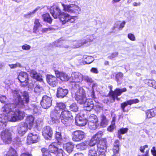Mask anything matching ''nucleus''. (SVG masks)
<instances>
[{
  "label": "nucleus",
  "mask_w": 156,
  "mask_h": 156,
  "mask_svg": "<svg viewBox=\"0 0 156 156\" xmlns=\"http://www.w3.org/2000/svg\"><path fill=\"white\" fill-rule=\"evenodd\" d=\"M14 100L13 104H6L2 108V111L5 113L0 115V122L6 126V123L8 121L16 122L21 120L25 116V113L18 109L13 111L16 106L20 108H26L29 101V96L28 92L24 91L22 96L24 101L21 98L22 93L19 90H12Z\"/></svg>",
  "instance_id": "obj_1"
},
{
  "label": "nucleus",
  "mask_w": 156,
  "mask_h": 156,
  "mask_svg": "<svg viewBox=\"0 0 156 156\" xmlns=\"http://www.w3.org/2000/svg\"><path fill=\"white\" fill-rule=\"evenodd\" d=\"M50 12L54 18H59L63 24L69 22L74 23L76 19V16H71L68 13L62 12L58 6L51 7Z\"/></svg>",
  "instance_id": "obj_2"
},
{
  "label": "nucleus",
  "mask_w": 156,
  "mask_h": 156,
  "mask_svg": "<svg viewBox=\"0 0 156 156\" xmlns=\"http://www.w3.org/2000/svg\"><path fill=\"white\" fill-rule=\"evenodd\" d=\"M66 107V105L63 103H57L55 107V109L52 111L50 114V120L49 123L53 124L58 120L59 116L60 110H64Z\"/></svg>",
  "instance_id": "obj_3"
},
{
  "label": "nucleus",
  "mask_w": 156,
  "mask_h": 156,
  "mask_svg": "<svg viewBox=\"0 0 156 156\" xmlns=\"http://www.w3.org/2000/svg\"><path fill=\"white\" fill-rule=\"evenodd\" d=\"M63 10L69 13L75 15H78L81 12V8L78 5L75 4L65 5L62 4Z\"/></svg>",
  "instance_id": "obj_4"
},
{
  "label": "nucleus",
  "mask_w": 156,
  "mask_h": 156,
  "mask_svg": "<svg viewBox=\"0 0 156 156\" xmlns=\"http://www.w3.org/2000/svg\"><path fill=\"white\" fill-rule=\"evenodd\" d=\"M75 98L78 103L83 104L87 99L85 91L82 88H80L76 92Z\"/></svg>",
  "instance_id": "obj_5"
},
{
  "label": "nucleus",
  "mask_w": 156,
  "mask_h": 156,
  "mask_svg": "<svg viewBox=\"0 0 156 156\" xmlns=\"http://www.w3.org/2000/svg\"><path fill=\"white\" fill-rule=\"evenodd\" d=\"M0 136L3 142L5 144H9L11 142L12 140V134L10 131L5 129L1 132Z\"/></svg>",
  "instance_id": "obj_6"
},
{
  "label": "nucleus",
  "mask_w": 156,
  "mask_h": 156,
  "mask_svg": "<svg viewBox=\"0 0 156 156\" xmlns=\"http://www.w3.org/2000/svg\"><path fill=\"white\" fill-rule=\"evenodd\" d=\"M61 122L64 124H68L69 120L73 118L70 112L68 110L62 111L60 115Z\"/></svg>",
  "instance_id": "obj_7"
},
{
  "label": "nucleus",
  "mask_w": 156,
  "mask_h": 156,
  "mask_svg": "<svg viewBox=\"0 0 156 156\" xmlns=\"http://www.w3.org/2000/svg\"><path fill=\"white\" fill-rule=\"evenodd\" d=\"M83 76L80 73L78 72H73L71 74V78L72 80H71V82L75 86H76L77 84L76 83H80L83 80Z\"/></svg>",
  "instance_id": "obj_8"
},
{
  "label": "nucleus",
  "mask_w": 156,
  "mask_h": 156,
  "mask_svg": "<svg viewBox=\"0 0 156 156\" xmlns=\"http://www.w3.org/2000/svg\"><path fill=\"white\" fill-rule=\"evenodd\" d=\"M72 139L74 141L79 142L85 137V133L81 130H76L72 133Z\"/></svg>",
  "instance_id": "obj_9"
},
{
  "label": "nucleus",
  "mask_w": 156,
  "mask_h": 156,
  "mask_svg": "<svg viewBox=\"0 0 156 156\" xmlns=\"http://www.w3.org/2000/svg\"><path fill=\"white\" fill-rule=\"evenodd\" d=\"M126 91L127 89L126 88H123L122 89L117 88L114 91H113L112 90H111L110 92V94L112 96L113 101H114L115 99L117 101H119L120 98H118V96H120L123 92H126Z\"/></svg>",
  "instance_id": "obj_10"
},
{
  "label": "nucleus",
  "mask_w": 156,
  "mask_h": 156,
  "mask_svg": "<svg viewBox=\"0 0 156 156\" xmlns=\"http://www.w3.org/2000/svg\"><path fill=\"white\" fill-rule=\"evenodd\" d=\"M52 101V100L50 97L44 95L42 97L41 104L43 108L47 109L51 106Z\"/></svg>",
  "instance_id": "obj_11"
},
{
  "label": "nucleus",
  "mask_w": 156,
  "mask_h": 156,
  "mask_svg": "<svg viewBox=\"0 0 156 156\" xmlns=\"http://www.w3.org/2000/svg\"><path fill=\"white\" fill-rule=\"evenodd\" d=\"M40 140L39 135L37 133H30L28 134L27 138V143L29 144L36 143Z\"/></svg>",
  "instance_id": "obj_12"
},
{
  "label": "nucleus",
  "mask_w": 156,
  "mask_h": 156,
  "mask_svg": "<svg viewBox=\"0 0 156 156\" xmlns=\"http://www.w3.org/2000/svg\"><path fill=\"white\" fill-rule=\"evenodd\" d=\"M53 134L52 130L51 127L49 126H46L43 129L42 134L46 139L51 138Z\"/></svg>",
  "instance_id": "obj_13"
},
{
  "label": "nucleus",
  "mask_w": 156,
  "mask_h": 156,
  "mask_svg": "<svg viewBox=\"0 0 156 156\" xmlns=\"http://www.w3.org/2000/svg\"><path fill=\"white\" fill-rule=\"evenodd\" d=\"M28 76L25 72H21L18 76V79L22 84V86H25L27 85L28 82Z\"/></svg>",
  "instance_id": "obj_14"
},
{
  "label": "nucleus",
  "mask_w": 156,
  "mask_h": 156,
  "mask_svg": "<svg viewBox=\"0 0 156 156\" xmlns=\"http://www.w3.org/2000/svg\"><path fill=\"white\" fill-rule=\"evenodd\" d=\"M107 147L106 140L105 138H103L100 140L99 143L95 147L97 148V149L99 151H103L104 152L106 151Z\"/></svg>",
  "instance_id": "obj_15"
},
{
  "label": "nucleus",
  "mask_w": 156,
  "mask_h": 156,
  "mask_svg": "<svg viewBox=\"0 0 156 156\" xmlns=\"http://www.w3.org/2000/svg\"><path fill=\"white\" fill-rule=\"evenodd\" d=\"M28 128L25 123L22 122L18 126L17 131L18 133L20 136H23L27 132Z\"/></svg>",
  "instance_id": "obj_16"
},
{
  "label": "nucleus",
  "mask_w": 156,
  "mask_h": 156,
  "mask_svg": "<svg viewBox=\"0 0 156 156\" xmlns=\"http://www.w3.org/2000/svg\"><path fill=\"white\" fill-rule=\"evenodd\" d=\"M83 104H84V109L89 111H91L94 106L93 102L90 99H87Z\"/></svg>",
  "instance_id": "obj_17"
},
{
  "label": "nucleus",
  "mask_w": 156,
  "mask_h": 156,
  "mask_svg": "<svg viewBox=\"0 0 156 156\" xmlns=\"http://www.w3.org/2000/svg\"><path fill=\"white\" fill-rule=\"evenodd\" d=\"M55 73L56 77L58 78H59L61 80L63 81H66L69 80V81H71V78H69L67 74L64 72L56 71Z\"/></svg>",
  "instance_id": "obj_18"
},
{
  "label": "nucleus",
  "mask_w": 156,
  "mask_h": 156,
  "mask_svg": "<svg viewBox=\"0 0 156 156\" xmlns=\"http://www.w3.org/2000/svg\"><path fill=\"white\" fill-rule=\"evenodd\" d=\"M47 80L49 84L53 87L56 86L58 83L56 78L52 75H47Z\"/></svg>",
  "instance_id": "obj_19"
},
{
  "label": "nucleus",
  "mask_w": 156,
  "mask_h": 156,
  "mask_svg": "<svg viewBox=\"0 0 156 156\" xmlns=\"http://www.w3.org/2000/svg\"><path fill=\"white\" fill-rule=\"evenodd\" d=\"M60 144L58 143L54 142L52 143L49 146L48 150L50 152L56 154L58 151V152L59 150H58L59 148V145Z\"/></svg>",
  "instance_id": "obj_20"
},
{
  "label": "nucleus",
  "mask_w": 156,
  "mask_h": 156,
  "mask_svg": "<svg viewBox=\"0 0 156 156\" xmlns=\"http://www.w3.org/2000/svg\"><path fill=\"white\" fill-rule=\"evenodd\" d=\"M87 120L81 116H77L76 118V124L79 126H84L87 123Z\"/></svg>",
  "instance_id": "obj_21"
},
{
  "label": "nucleus",
  "mask_w": 156,
  "mask_h": 156,
  "mask_svg": "<svg viewBox=\"0 0 156 156\" xmlns=\"http://www.w3.org/2000/svg\"><path fill=\"white\" fill-rule=\"evenodd\" d=\"M68 92V90L59 87L57 89V96L58 98H62L67 95Z\"/></svg>",
  "instance_id": "obj_22"
},
{
  "label": "nucleus",
  "mask_w": 156,
  "mask_h": 156,
  "mask_svg": "<svg viewBox=\"0 0 156 156\" xmlns=\"http://www.w3.org/2000/svg\"><path fill=\"white\" fill-rule=\"evenodd\" d=\"M87 40H85L84 42L82 41H75L73 42V44L74 46L73 47L74 48H78L81 46H82L83 44H86L88 42H90L93 41V37L90 39V37L89 36L88 37H87Z\"/></svg>",
  "instance_id": "obj_23"
},
{
  "label": "nucleus",
  "mask_w": 156,
  "mask_h": 156,
  "mask_svg": "<svg viewBox=\"0 0 156 156\" xmlns=\"http://www.w3.org/2000/svg\"><path fill=\"white\" fill-rule=\"evenodd\" d=\"M34 117L31 115L27 116L25 124L27 125L29 129H31L34 124Z\"/></svg>",
  "instance_id": "obj_24"
},
{
  "label": "nucleus",
  "mask_w": 156,
  "mask_h": 156,
  "mask_svg": "<svg viewBox=\"0 0 156 156\" xmlns=\"http://www.w3.org/2000/svg\"><path fill=\"white\" fill-rule=\"evenodd\" d=\"M147 118L150 119L154 117L156 115V108H154L145 111Z\"/></svg>",
  "instance_id": "obj_25"
},
{
  "label": "nucleus",
  "mask_w": 156,
  "mask_h": 156,
  "mask_svg": "<svg viewBox=\"0 0 156 156\" xmlns=\"http://www.w3.org/2000/svg\"><path fill=\"white\" fill-rule=\"evenodd\" d=\"M30 76L34 78L35 79L37 80L40 81H42V79L41 78V76L34 70H31L30 72Z\"/></svg>",
  "instance_id": "obj_26"
},
{
  "label": "nucleus",
  "mask_w": 156,
  "mask_h": 156,
  "mask_svg": "<svg viewBox=\"0 0 156 156\" xmlns=\"http://www.w3.org/2000/svg\"><path fill=\"white\" fill-rule=\"evenodd\" d=\"M63 146L64 149L66 150L69 153L72 152L74 147L73 145L71 142L64 144Z\"/></svg>",
  "instance_id": "obj_27"
},
{
  "label": "nucleus",
  "mask_w": 156,
  "mask_h": 156,
  "mask_svg": "<svg viewBox=\"0 0 156 156\" xmlns=\"http://www.w3.org/2000/svg\"><path fill=\"white\" fill-rule=\"evenodd\" d=\"M119 143L118 140L115 141L114 144V146L113 148V151L114 154H117L119 151Z\"/></svg>",
  "instance_id": "obj_28"
},
{
  "label": "nucleus",
  "mask_w": 156,
  "mask_h": 156,
  "mask_svg": "<svg viewBox=\"0 0 156 156\" xmlns=\"http://www.w3.org/2000/svg\"><path fill=\"white\" fill-rule=\"evenodd\" d=\"M34 23V27L33 32L37 34L39 31V28L41 27L42 25L40 24L39 20L38 19H35Z\"/></svg>",
  "instance_id": "obj_29"
},
{
  "label": "nucleus",
  "mask_w": 156,
  "mask_h": 156,
  "mask_svg": "<svg viewBox=\"0 0 156 156\" xmlns=\"http://www.w3.org/2000/svg\"><path fill=\"white\" fill-rule=\"evenodd\" d=\"M87 144L85 141L77 144L76 147L77 149L80 150H84L87 149Z\"/></svg>",
  "instance_id": "obj_30"
},
{
  "label": "nucleus",
  "mask_w": 156,
  "mask_h": 156,
  "mask_svg": "<svg viewBox=\"0 0 156 156\" xmlns=\"http://www.w3.org/2000/svg\"><path fill=\"white\" fill-rule=\"evenodd\" d=\"M128 129L126 128H122L118 130V137L120 139L122 137L121 135L127 133L128 131Z\"/></svg>",
  "instance_id": "obj_31"
},
{
  "label": "nucleus",
  "mask_w": 156,
  "mask_h": 156,
  "mask_svg": "<svg viewBox=\"0 0 156 156\" xmlns=\"http://www.w3.org/2000/svg\"><path fill=\"white\" fill-rule=\"evenodd\" d=\"M108 123V121L106 117L103 115L101 116L100 125L103 127H105Z\"/></svg>",
  "instance_id": "obj_32"
},
{
  "label": "nucleus",
  "mask_w": 156,
  "mask_h": 156,
  "mask_svg": "<svg viewBox=\"0 0 156 156\" xmlns=\"http://www.w3.org/2000/svg\"><path fill=\"white\" fill-rule=\"evenodd\" d=\"M97 148L95 147L90 148L89 150V156H97Z\"/></svg>",
  "instance_id": "obj_33"
},
{
  "label": "nucleus",
  "mask_w": 156,
  "mask_h": 156,
  "mask_svg": "<svg viewBox=\"0 0 156 156\" xmlns=\"http://www.w3.org/2000/svg\"><path fill=\"white\" fill-rule=\"evenodd\" d=\"M88 125L90 129L92 130L96 129L98 126L97 122H89Z\"/></svg>",
  "instance_id": "obj_34"
},
{
  "label": "nucleus",
  "mask_w": 156,
  "mask_h": 156,
  "mask_svg": "<svg viewBox=\"0 0 156 156\" xmlns=\"http://www.w3.org/2000/svg\"><path fill=\"white\" fill-rule=\"evenodd\" d=\"M6 156H17L16 151L13 148L11 147Z\"/></svg>",
  "instance_id": "obj_35"
},
{
  "label": "nucleus",
  "mask_w": 156,
  "mask_h": 156,
  "mask_svg": "<svg viewBox=\"0 0 156 156\" xmlns=\"http://www.w3.org/2000/svg\"><path fill=\"white\" fill-rule=\"evenodd\" d=\"M42 17L44 21H47L49 23H51L52 20L49 14L46 13L42 16Z\"/></svg>",
  "instance_id": "obj_36"
},
{
  "label": "nucleus",
  "mask_w": 156,
  "mask_h": 156,
  "mask_svg": "<svg viewBox=\"0 0 156 156\" xmlns=\"http://www.w3.org/2000/svg\"><path fill=\"white\" fill-rule=\"evenodd\" d=\"M89 122H98V120L97 116L94 114L90 115L88 118Z\"/></svg>",
  "instance_id": "obj_37"
},
{
  "label": "nucleus",
  "mask_w": 156,
  "mask_h": 156,
  "mask_svg": "<svg viewBox=\"0 0 156 156\" xmlns=\"http://www.w3.org/2000/svg\"><path fill=\"white\" fill-rule=\"evenodd\" d=\"M78 108L76 103H73L69 106V110L72 111L76 112L78 111Z\"/></svg>",
  "instance_id": "obj_38"
},
{
  "label": "nucleus",
  "mask_w": 156,
  "mask_h": 156,
  "mask_svg": "<svg viewBox=\"0 0 156 156\" xmlns=\"http://www.w3.org/2000/svg\"><path fill=\"white\" fill-rule=\"evenodd\" d=\"M43 91V88L42 87L39 85H37L34 89V91L37 94H39Z\"/></svg>",
  "instance_id": "obj_39"
},
{
  "label": "nucleus",
  "mask_w": 156,
  "mask_h": 156,
  "mask_svg": "<svg viewBox=\"0 0 156 156\" xmlns=\"http://www.w3.org/2000/svg\"><path fill=\"white\" fill-rule=\"evenodd\" d=\"M87 145H89L90 146H94L97 143L92 138L90 141H86Z\"/></svg>",
  "instance_id": "obj_40"
},
{
  "label": "nucleus",
  "mask_w": 156,
  "mask_h": 156,
  "mask_svg": "<svg viewBox=\"0 0 156 156\" xmlns=\"http://www.w3.org/2000/svg\"><path fill=\"white\" fill-rule=\"evenodd\" d=\"M55 138H56L58 141V143H59L60 144L62 145V143L60 141H60L62 139V135L61 132L56 131V133H55Z\"/></svg>",
  "instance_id": "obj_41"
},
{
  "label": "nucleus",
  "mask_w": 156,
  "mask_h": 156,
  "mask_svg": "<svg viewBox=\"0 0 156 156\" xmlns=\"http://www.w3.org/2000/svg\"><path fill=\"white\" fill-rule=\"evenodd\" d=\"M115 119H113L111 125L107 129L108 131L110 132L112 131L115 127Z\"/></svg>",
  "instance_id": "obj_42"
},
{
  "label": "nucleus",
  "mask_w": 156,
  "mask_h": 156,
  "mask_svg": "<svg viewBox=\"0 0 156 156\" xmlns=\"http://www.w3.org/2000/svg\"><path fill=\"white\" fill-rule=\"evenodd\" d=\"M83 58L86 59L85 62L87 64L90 63L94 60V58L91 56H83Z\"/></svg>",
  "instance_id": "obj_43"
},
{
  "label": "nucleus",
  "mask_w": 156,
  "mask_h": 156,
  "mask_svg": "<svg viewBox=\"0 0 156 156\" xmlns=\"http://www.w3.org/2000/svg\"><path fill=\"white\" fill-rule=\"evenodd\" d=\"M139 100L137 99H130L127 101V102L129 105H131L133 104H135L139 102Z\"/></svg>",
  "instance_id": "obj_44"
},
{
  "label": "nucleus",
  "mask_w": 156,
  "mask_h": 156,
  "mask_svg": "<svg viewBox=\"0 0 156 156\" xmlns=\"http://www.w3.org/2000/svg\"><path fill=\"white\" fill-rule=\"evenodd\" d=\"M38 9V8H37L32 12H30L27 13V14H25V16L27 18L30 17V16L32 15L34 13H35L37 11Z\"/></svg>",
  "instance_id": "obj_45"
},
{
  "label": "nucleus",
  "mask_w": 156,
  "mask_h": 156,
  "mask_svg": "<svg viewBox=\"0 0 156 156\" xmlns=\"http://www.w3.org/2000/svg\"><path fill=\"white\" fill-rule=\"evenodd\" d=\"M9 66L11 69H14L17 67H20L21 66L20 64L18 62H17L15 64H9Z\"/></svg>",
  "instance_id": "obj_46"
},
{
  "label": "nucleus",
  "mask_w": 156,
  "mask_h": 156,
  "mask_svg": "<svg viewBox=\"0 0 156 156\" xmlns=\"http://www.w3.org/2000/svg\"><path fill=\"white\" fill-rule=\"evenodd\" d=\"M128 37L130 40L134 41L135 40L136 38L134 35L131 33H130L128 35Z\"/></svg>",
  "instance_id": "obj_47"
},
{
  "label": "nucleus",
  "mask_w": 156,
  "mask_h": 156,
  "mask_svg": "<svg viewBox=\"0 0 156 156\" xmlns=\"http://www.w3.org/2000/svg\"><path fill=\"white\" fill-rule=\"evenodd\" d=\"M7 101V98L5 96L0 95V101L2 103H5Z\"/></svg>",
  "instance_id": "obj_48"
},
{
  "label": "nucleus",
  "mask_w": 156,
  "mask_h": 156,
  "mask_svg": "<svg viewBox=\"0 0 156 156\" xmlns=\"http://www.w3.org/2000/svg\"><path fill=\"white\" fill-rule=\"evenodd\" d=\"M118 53L117 52H115L112 53L109 56L108 58L111 59H112L114 58L117 57L118 55Z\"/></svg>",
  "instance_id": "obj_49"
},
{
  "label": "nucleus",
  "mask_w": 156,
  "mask_h": 156,
  "mask_svg": "<svg viewBox=\"0 0 156 156\" xmlns=\"http://www.w3.org/2000/svg\"><path fill=\"white\" fill-rule=\"evenodd\" d=\"M65 154L64 153L62 150L59 149L56 156H65Z\"/></svg>",
  "instance_id": "obj_50"
},
{
  "label": "nucleus",
  "mask_w": 156,
  "mask_h": 156,
  "mask_svg": "<svg viewBox=\"0 0 156 156\" xmlns=\"http://www.w3.org/2000/svg\"><path fill=\"white\" fill-rule=\"evenodd\" d=\"M83 79L87 82H91L92 81V79L87 76H83Z\"/></svg>",
  "instance_id": "obj_51"
},
{
  "label": "nucleus",
  "mask_w": 156,
  "mask_h": 156,
  "mask_svg": "<svg viewBox=\"0 0 156 156\" xmlns=\"http://www.w3.org/2000/svg\"><path fill=\"white\" fill-rule=\"evenodd\" d=\"M128 105H129V104L127 102V101L126 102H123L121 104V107L123 111H125V107L127 106Z\"/></svg>",
  "instance_id": "obj_52"
},
{
  "label": "nucleus",
  "mask_w": 156,
  "mask_h": 156,
  "mask_svg": "<svg viewBox=\"0 0 156 156\" xmlns=\"http://www.w3.org/2000/svg\"><path fill=\"white\" fill-rule=\"evenodd\" d=\"M34 112L35 113H37L39 112L40 111V108L38 106L34 105L33 109Z\"/></svg>",
  "instance_id": "obj_53"
},
{
  "label": "nucleus",
  "mask_w": 156,
  "mask_h": 156,
  "mask_svg": "<svg viewBox=\"0 0 156 156\" xmlns=\"http://www.w3.org/2000/svg\"><path fill=\"white\" fill-rule=\"evenodd\" d=\"M41 151L42 153L43 156L44 155L48 154H49L48 152L47 149L45 148H43L41 149Z\"/></svg>",
  "instance_id": "obj_54"
},
{
  "label": "nucleus",
  "mask_w": 156,
  "mask_h": 156,
  "mask_svg": "<svg viewBox=\"0 0 156 156\" xmlns=\"http://www.w3.org/2000/svg\"><path fill=\"white\" fill-rule=\"evenodd\" d=\"M22 48L23 50H28L30 49L31 48V46L29 45L25 44L22 46Z\"/></svg>",
  "instance_id": "obj_55"
},
{
  "label": "nucleus",
  "mask_w": 156,
  "mask_h": 156,
  "mask_svg": "<svg viewBox=\"0 0 156 156\" xmlns=\"http://www.w3.org/2000/svg\"><path fill=\"white\" fill-rule=\"evenodd\" d=\"M126 23V22L125 21H122L121 23H120L119 29L120 30H122L124 27Z\"/></svg>",
  "instance_id": "obj_56"
},
{
  "label": "nucleus",
  "mask_w": 156,
  "mask_h": 156,
  "mask_svg": "<svg viewBox=\"0 0 156 156\" xmlns=\"http://www.w3.org/2000/svg\"><path fill=\"white\" fill-rule=\"evenodd\" d=\"M103 133L101 131H99L96 133V135L97 136V137H98V138L99 141L100 140L101 138L103 135Z\"/></svg>",
  "instance_id": "obj_57"
},
{
  "label": "nucleus",
  "mask_w": 156,
  "mask_h": 156,
  "mask_svg": "<svg viewBox=\"0 0 156 156\" xmlns=\"http://www.w3.org/2000/svg\"><path fill=\"white\" fill-rule=\"evenodd\" d=\"M150 87H152L156 89V82L154 80H152Z\"/></svg>",
  "instance_id": "obj_58"
},
{
  "label": "nucleus",
  "mask_w": 156,
  "mask_h": 156,
  "mask_svg": "<svg viewBox=\"0 0 156 156\" xmlns=\"http://www.w3.org/2000/svg\"><path fill=\"white\" fill-rule=\"evenodd\" d=\"M152 80L146 79L144 80V82L145 83L147 84L148 86L150 87L151 85V83Z\"/></svg>",
  "instance_id": "obj_59"
},
{
  "label": "nucleus",
  "mask_w": 156,
  "mask_h": 156,
  "mask_svg": "<svg viewBox=\"0 0 156 156\" xmlns=\"http://www.w3.org/2000/svg\"><path fill=\"white\" fill-rule=\"evenodd\" d=\"M63 43L60 40H58L55 42V45L57 47H61V45Z\"/></svg>",
  "instance_id": "obj_60"
},
{
  "label": "nucleus",
  "mask_w": 156,
  "mask_h": 156,
  "mask_svg": "<svg viewBox=\"0 0 156 156\" xmlns=\"http://www.w3.org/2000/svg\"><path fill=\"white\" fill-rule=\"evenodd\" d=\"M151 152L153 156H156V150H155V147H153L151 150Z\"/></svg>",
  "instance_id": "obj_61"
},
{
  "label": "nucleus",
  "mask_w": 156,
  "mask_h": 156,
  "mask_svg": "<svg viewBox=\"0 0 156 156\" xmlns=\"http://www.w3.org/2000/svg\"><path fill=\"white\" fill-rule=\"evenodd\" d=\"M148 147L147 145H145L144 146H141L140 147V151L142 152H144V150L146 148H147Z\"/></svg>",
  "instance_id": "obj_62"
},
{
  "label": "nucleus",
  "mask_w": 156,
  "mask_h": 156,
  "mask_svg": "<svg viewBox=\"0 0 156 156\" xmlns=\"http://www.w3.org/2000/svg\"><path fill=\"white\" fill-rule=\"evenodd\" d=\"M141 3L140 2H133L132 3L134 7L138 6L140 5Z\"/></svg>",
  "instance_id": "obj_63"
},
{
  "label": "nucleus",
  "mask_w": 156,
  "mask_h": 156,
  "mask_svg": "<svg viewBox=\"0 0 156 156\" xmlns=\"http://www.w3.org/2000/svg\"><path fill=\"white\" fill-rule=\"evenodd\" d=\"M92 138L97 143L98 141H99V140L98 138V137H97V136L96 135V134H95V135H94L92 137Z\"/></svg>",
  "instance_id": "obj_64"
}]
</instances>
